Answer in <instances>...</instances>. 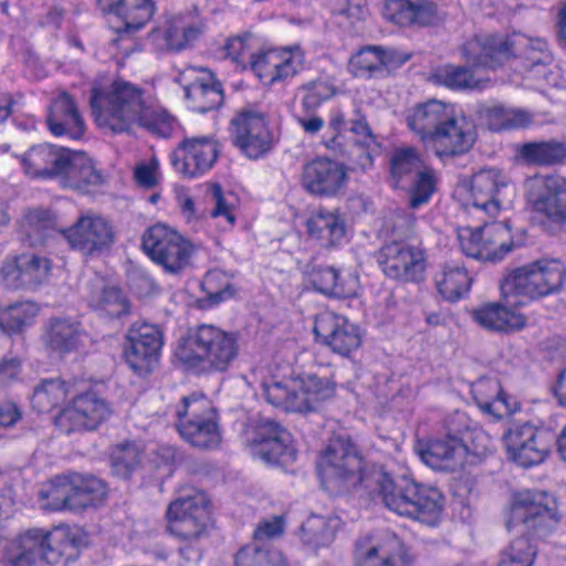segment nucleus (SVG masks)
Masks as SVG:
<instances>
[{"label": "nucleus", "mask_w": 566, "mask_h": 566, "mask_svg": "<svg viewBox=\"0 0 566 566\" xmlns=\"http://www.w3.org/2000/svg\"><path fill=\"white\" fill-rule=\"evenodd\" d=\"M235 566H286L283 554L274 548L249 544L234 556Z\"/></svg>", "instance_id": "obj_48"}, {"label": "nucleus", "mask_w": 566, "mask_h": 566, "mask_svg": "<svg viewBox=\"0 0 566 566\" xmlns=\"http://www.w3.org/2000/svg\"><path fill=\"white\" fill-rule=\"evenodd\" d=\"M346 179H303V187L318 197H333L345 187Z\"/></svg>", "instance_id": "obj_63"}, {"label": "nucleus", "mask_w": 566, "mask_h": 566, "mask_svg": "<svg viewBox=\"0 0 566 566\" xmlns=\"http://www.w3.org/2000/svg\"><path fill=\"white\" fill-rule=\"evenodd\" d=\"M112 415L109 403L95 391L73 397L71 405L56 417V426L65 433L95 430Z\"/></svg>", "instance_id": "obj_16"}, {"label": "nucleus", "mask_w": 566, "mask_h": 566, "mask_svg": "<svg viewBox=\"0 0 566 566\" xmlns=\"http://www.w3.org/2000/svg\"><path fill=\"white\" fill-rule=\"evenodd\" d=\"M19 545L35 562H45L49 564V541L46 531L42 528H31L21 534L15 539Z\"/></svg>", "instance_id": "obj_56"}, {"label": "nucleus", "mask_w": 566, "mask_h": 566, "mask_svg": "<svg viewBox=\"0 0 566 566\" xmlns=\"http://www.w3.org/2000/svg\"><path fill=\"white\" fill-rule=\"evenodd\" d=\"M263 395L266 401L274 407L291 412L315 411L310 397L301 390L297 378L290 382L273 381L263 385Z\"/></svg>", "instance_id": "obj_34"}, {"label": "nucleus", "mask_w": 566, "mask_h": 566, "mask_svg": "<svg viewBox=\"0 0 566 566\" xmlns=\"http://www.w3.org/2000/svg\"><path fill=\"white\" fill-rule=\"evenodd\" d=\"M46 123L50 132L56 136L80 139L85 133V122L73 97L61 92L49 106Z\"/></svg>", "instance_id": "obj_25"}, {"label": "nucleus", "mask_w": 566, "mask_h": 566, "mask_svg": "<svg viewBox=\"0 0 566 566\" xmlns=\"http://www.w3.org/2000/svg\"><path fill=\"white\" fill-rule=\"evenodd\" d=\"M248 441L252 447L253 455L265 463L284 464L294 458L290 432L271 418L255 420Z\"/></svg>", "instance_id": "obj_17"}, {"label": "nucleus", "mask_w": 566, "mask_h": 566, "mask_svg": "<svg viewBox=\"0 0 566 566\" xmlns=\"http://www.w3.org/2000/svg\"><path fill=\"white\" fill-rule=\"evenodd\" d=\"M156 11L153 0H119L114 15L119 24L113 27L118 34H134L149 22Z\"/></svg>", "instance_id": "obj_36"}, {"label": "nucleus", "mask_w": 566, "mask_h": 566, "mask_svg": "<svg viewBox=\"0 0 566 566\" xmlns=\"http://www.w3.org/2000/svg\"><path fill=\"white\" fill-rule=\"evenodd\" d=\"M301 270L313 287L321 294L337 298H347L356 294L357 279L352 275L344 277L333 266L321 265L310 261Z\"/></svg>", "instance_id": "obj_28"}, {"label": "nucleus", "mask_w": 566, "mask_h": 566, "mask_svg": "<svg viewBox=\"0 0 566 566\" xmlns=\"http://www.w3.org/2000/svg\"><path fill=\"white\" fill-rule=\"evenodd\" d=\"M356 566H411L407 552L397 546L389 552L378 546H368L367 541H357L355 548Z\"/></svg>", "instance_id": "obj_41"}, {"label": "nucleus", "mask_w": 566, "mask_h": 566, "mask_svg": "<svg viewBox=\"0 0 566 566\" xmlns=\"http://www.w3.org/2000/svg\"><path fill=\"white\" fill-rule=\"evenodd\" d=\"M136 124L156 136L167 138L175 128L176 119L166 109L147 103Z\"/></svg>", "instance_id": "obj_49"}, {"label": "nucleus", "mask_w": 566, "mask_h": 566, "mask_svg": "<svg viewBox=\"0 0 566 566\" xmlns=\"http://www.w3.org/2000/svg\"><path fill=\"white\" fill-rule=\"evenodd\" d=\"M54 228V214L48 209H30L23 217L22 229L31 245L44 244Z\"/></svg>", "instance_id": "obj_46"}, {"label": "nucleus", "mask_w": 566, "mask_h": 566, "mask_svg": "<svg viewBox=\"0 0 566 566\" xmlns=\"http://www.w3.org/2000/svg\"><path fill=\"white\" fill-rule=\"evenodd\" d=\"M416 218L405 212H395L385 220V229L392 237V240L406 242L415 232Z\"/></svg>", "instance_id": "obj_60"}, {"label": "nucleus", "mask_w": 566, "mask_h": 566, "mask_svg": "<svg viewBox=\"0 0 566 566\" xmlns=\"http://www.w3.org/2000/svg\"><path fill=\"white\" fill-rule=\"evenodd\" d=\"M142 247L153 261L163 265L166 272L177 274L190 262L193 245L177 231L155 224L142 238Z\"/></svg>", "instance_id": "obj_9"}, {"label": "nucleus", "mask_w": 566, "mask_h": 566, "mask_svg": "<svg viewBox=\"0 0 566 566\" xmlns=\"http://www.w3.org/2000/svg\"><path fill=\"white\" fill-rule=\"evenodd\" d=\"M25 174L34 177H102L93 159L84 151H73L51 144L32 146L21 159Z\"/></svg>", "instance_id": "obj_7"}, {"label": "nucleus", "mask_w": 566, "mask_h": 566, "mask_svg": "<svg viewBox=\"0 0 566 566\" xmlns=\"http://www.w3.org/2000/svg\"><path fill=\"white\" fill-rule=\"evenodd\" d=\"M384 274L392 280L418 282L426 269L423 250L407 242L391 240L376 254Z\"/></svg>", "instance_id": "obj_13"}, {"label": "nucleus", "mask_w": 566, "mask_h": 566, "mask_svg": "<svg viewBox=\"0 0 566 566\" xmlns=\"http://www.w3.org/2000/svg\"><path fill=\"white\" fill-rule=\"evenodd\" d=\"M375 45L361 49L352 60L350 67L355 76L377 77L382 76L379 55L374 52Z\"/></svg>", "instance_id": "obj_58"}, {"label": "nucleus", "mask_w": 566, "mask_h": 566, "mask_svg": "<svg viewBox=\"0 0 566 566\" xmlns=\"http://www.w3.org/2000/svg\"><path fill=\"white\" fill-rule=\"evenodd\" d=\"M230 136L233 145L250 159L262 157L273 146L265 115L252 108L242 109L231 119Z\"/></svg>", "instance_id": "obj_11"}, {"label": "nucleus", "mask_w": 566, "mask_h": 566, "mask_svg": "<svg viewBox=\"0 0 566 566\" xmlns=\"http://www.w3.org/2000/svg\"><path fill=\"white\" fill-rule=\"evenodd\" d=\"M90 105L98 126L123 133L136 124L147 102L144 91L138 86L115 81L107 91L93 87Z\"/></svg>", "instance_id": "obj_4"}, {"label": "nucleus", "mask_w": 566, "mask_h": 566, "mask_svg": "<svg viewBox=\"0 0 566 566\" xmlns=\"http://www.w3.org/2000/svg\"><path fill=\"white\" fill-rule=\"evenodd\" d=\"M94 306L112 318L122 317L129 313V302L123 291L115 286H107L93 300Z\"/></svg>", "instance_id": "obj_53"}, {"label": "nucleus", "mask_w": 566, "mask_h": 566, "mask_svg": "<svg viewBox=\"0 0 566 566\" xmlns=\"http://www.w3.org/2000/svg\"><path fill=\"white\" fill-rule=\"evenodd\" d=\"M524 190L533 211L552 224H566V179H525Z\"/></svg>", "instance_id": "obj_18"}, {"label": "nucleus", "mask_w": 566, "mask_h": 566, "mask_svg": "<svg viewBox=\"0 0 566 566\" xmlns=\"http://www.w3.org/2000/svg\"><path fill=\"white\" fill-rule=\"evenodd\" d=\"M143 454V448L134 441L115 446L109 455L113 474L125 480L130 479L140 469Z\"/></svg>", "instance_id": "obj_44"}, {"label": "nucleus", "mask_w": 566, "mask_h": 566, "mask_svg": "<svg viewBox=\"0 0 566 566\" xmlns=\"http://www.w3.org/2000/svg\"><path fill=\"white\" fill-rule=\"evenodd\" d=\"M565 276L566 268L560 261H536L510 272L501 282V294L503 298L511 295L545 296L558 291Z\"/></svg>", "instance_id": "obj_8"}, {"label": "nucleus", "mask_w": 566, "mask_h": 566, "mask_svg": "<svg viewBox=\"0 0 566 566\" xmlns=\"http://www.w3.org/2000/svg\"><path fill=\"white\" fill-rule=\"evenodd\" d=\"M63 235L71 248L84 255H94L108 249L114 241L108 222L101 217L83 216Z\"/></svg>", "instance_id": "obj_21"}, {"label": "nucleus", "mask_w": 566, "mask_h": 566, "mask_svg": "<svg viewBox=\"0 0 566 566\" xmlns=\"http://www.w3.org/2000/svg\"><path fill=\"white\" fill-rule=\"evenodd\" d=\"M202 24L182 25L180 21H167L154 28L148 40L158 51H181L202 32Z\"/></svg>", "instance_id": "obj_31"}, {"label": "nucleus", "mask_w": 566, "mask_h": 566, "mask_svg": "<svg viewBox=\"0 0 566 566\" xmlns=\"http://www.w3.org/2000/svg\"><path fill=\"white\" fill-rule=\"evenodd\" d=\"M461 186L471 192L474 206L483 209L488 205L500 208L503 202H511L514 195V188L505 180L497 182L496 179H462Z\"/></svg>", "instance_id": "obj_38"}, {"label": "nucleus", "mask_w": 566, "mask_h": 566, "mask_svg": "<svg viewBox=\"0 0 566 566\" xmlns=\"http://www.w3.org/2000/svg\"><path fill=\"white\" fill-rule=\"evenodd\" d=\"M462 52L474 65L491 70L501 67L512 56L521 54L533 64L545 63L549 59L544 41L530 40L523 35H475L462 45Z\"/></svg>", "instance_id": "obj_5"}, {"label": "nucleus", "mask_w": 566, "mask_h": 566, "mask_svg": "<svg viewBox=\"0 0 566 566\" xmlns=\"http://www.w3.org/2000/svg\"><path fill=\"white\" fill-rule=\"evenodd\" d=\"M480 114L489 129L495 133L526 128L533 123L531 112L504 105L484 106Z\"/></svg>", "instance_id": "obj_40"}, {"label": "nucleus", "mask_w": 566, "mask_h": 566, "mask_svg": "<svg viewBox=\"0 0 566 566\" xmlns=\"http://www.w3.org/2000/svg\"><path fill=\"white\" fill-rule=\"evenodd\" d=\"M73 386L64 380L44 379L35 387L32 396V406L39 412H50L61 406L69 396L74 395Z\"/></svg>", "instance_id": "obj_43"}, {"label": "nucleus", "mask_w": 566, "mask_h": 566, "mask_svg": "<svg viewBox=\"0 0 566 566\" xmlns=\"http://www.w3.org/2000/svg\"><path fill=\"white\" fill-rule=\"evenodd\" d=\"M317 473L323 489L331 495L350 492L365 482L374 481L384 504L398 515L428 526L437 525L441 518L444 496L437 488L406 475L391 478L380 469L368 473L360 452L348 436L329 439L319 455Z\"/></svg>", "instance_id": "obj_1"}, {"label": "nucleus", "mask_w": 566, "mask_h": 566, "mask_svg": "<svg viewBox=\"0 0 566 566\" xmlns=\"http://www.w3.org/2000/svg\"><path fill=\"white\" fill-rule=\"evenodd\" d=\"M313 332L321 344L343 357L349 356L361 344L359 328L346 317L332 312L316 316Z\"/></svg>", "instance_id": "obj_20"}, {"label": "nucleus", "mask_w": 566, "mask_h": 566, "mask_svg": "<svg viewBox=\"0 0 566 566\" xmlns=\"http://www.w3.org/2000/svg\"><path fill=\"white\" fill-rule=\"evenodd\" d=\"M556 434L531 422L513 424L504 434L509 458L523 468L542 463L549 454Z\"/></svg>", "instance_id": "obj_10"}, {"label": "nucleus", "mask_w": 566, "mask_h": 566, "mask_svg": "<svg viewBox=\"0 0 566 566\" xmlns=\"http://www.w3.org/2000/svg\"><path fill=\"white\" fill-rule=\"evenodd\" d=\"M240 352L239 334L212 324L189 328L176 350L178 359L188 368L203 373L226 371Z\"/></svg>", "instance_id": "obj_3"}, {"label": "nucleus", "mask_w": 566, "mask_h": 566, "mask_svg": "<svg viewBox=\"0 0 566 566\" xmlns=\"http://www.w3.org/2000/svg\"><path fill=\"white\" fill-rule=\"evenodd\" d=\"M251 57L252 71L264 84H270L279 54L275 51H269Z\"/></svg>", "instance_id": "obj_64"}, {"label": "nucleus", "mask_w": 566, "mask_h": 566, "mask_svg": "<svg viewBox=\"0 0 566 566\" xmlns=\"http://www.w3.org/2000/svg\"><path fill=\"white\" fill-rule=\"evenodd\" d=\"M163 344V333L158 326L134 323L124 343L127 365L139 376L149 375L158 365Z\"/></svg>", "instance_id": "obj_12"}, {"label": "nucleus", "mask_w": 566, "mask_h": 566, "mask_svg": "<svg viewBox=\"0 0 566 566\" xmlns=\"http://www.w3.org/2000/svg\"><path fill=\"white\" fill-rule=\"evenodd\" d=\"M0 275L3 284L9 289H28L19 256L6 260L1 266Z\"/></svg>", "instance_id": "obj_62"}, {"label": "nucleus", "mask_w": 566, "mask_h": 566, "mask_svg": "<svg viewBox=\"0 0 566 566\" xmlns=\"http://www.w3.org/2000/svg\"><path fill=\"white\" fill-rule=\"evenodd\" d=\"M209 503L203 493L179 497L167 510L168 530L184 541L198 539L210 520Z\"/></svg>", "instance_id": "obj_14"}, {"label": "nucleus", "mask_w": 566, "mask_h": 566, "mask_svg": "<svg viewBox=\"0 0 566 566\" xmlns=\"http://www.w3.org/2000/svg\"><path fill=\"white\" fill-rule=\"evenodd\" d=\"M184 91L190 107L202 114L217 109L224 99L222 84L208 70H201V76L185 85Z\"/></svg>", "instance_id": "obj_30"}, {"label": "nucleus", "mask_w": 566, "mask_h": 566, "mask_svg": "<svg viewBox=\"0 0 566 566\" xmlns=\"http://www.w3.org/2000/svg\"><path fill=\"white\" fill-rule=\"evenodd\" d=\"M450 108L442 102L432 99L417 105L407 117L408 126L421 139L430 140L450 115Z\"/></svg>", "instance_id": "obj_35"}, {"label": "nucleus", "mask_w": 566, "mask_h": 566, "mask_svg": "<svg viewBox=\"0 0 566 566\" xmlns=\"http://www.w3.org/2000/svg\"><path fill=\"white\" fill-rule=\"evenodd\" d=\"M476 139L474 122L464 115H450L432 137L436 155L444 165L468 153Z\"/></svg>", "instance_id": "obj_19"}, {"label": "nucleus", "mask_w": 566, "mask_h": 566, "mask_svg": "<svg viewBox=\"0 0 566 566\" xmlns=\"http://www.w3.org/2000/svg\"><path fill=\"white\" fill-rule=\"evenodd\" d=\"M557 503L553 495L539 490L514 494L505 527L515 538L505 547L497 566H533L538 541L548 536L559 523Z\"/></svg>", "instance_id": "obj_2"}, {"label": "nucleus", "mask_w": 566, "mask_h": 566, "mask_svg": "<svg viewBox=\"0 0 566 566\" xmlns=\"http://www.w3.org/2000/svg\"><path fill=\"white\" fill-rule=\"evenodd\" d=\"M509 228L503 222H494L480 228H465L459 233L462 252L478 261L497 262L512 250L506 243Z\"/></svg>", "instance_id": "obj_15"}, {"label": "nucleus", "mask_w": 566, "mask_h": 566, "mask_svg": "<svg viewBox=\"0 0 566 566\" xmlns=\"http://www.w3.org/2000/svg\"><path fill=\"white\" fill-rule=\"evenodd\" d=\"M417 452L428 467L454 472L463 467L468 447L459 436L447 433L428 442H419Z\"/></svg>", "instance_id": "obj_22"}, {"label": "nucleus", "mask_w": 566, "mask_h": 566, "mask_svg": "<svg viewBox=\"0 0 566 566\" xmlns=\"http://www.w3.org/2000/svg\"><path fill=\"white\" fill-rule=\"evenodd\" d=\"M373 166V157L367 144L355 142L349 146L345 163L338 164L319 157L304 166L303 177H346L347 172H366Z\"/></svg>", "instance_id": "obj_24"}, {"label": "nucleus", "mask_w": 566, "mask_h": 566, "mask_svg": "<svg viewBox=\"0 0 566 566\" xmlns=\"http://www.w3.org/2000/svg\"><path fill=\"white\" fill-rule=\"evenodd\" d=\"M384 17L400 27H430L439 21L437 4L428 0H388Z\"/></svg>", "instance_id": "obj_27"}, {"label": "nucleus", "mask_w": 566, "mask_h": 566, "mask_svg": "<svg viewBox=\"0 0 566 566\" xmlns=\"http://www.w3.org/2000/svg\"><path fill=\"white\" fill-rule=\"evenodd\" d=\"M434 191V179H411L407 190L409 207L418 209L422 205L428 203Z\"/></svg>", "instance_id": "obj_61"}, {"label": "nucleus", "mask_w": 566, "mask_h": 566, "mask_svg": "<svg viewBox=\"0 0 566 566\" xmlns=\"http://www.w3.org/2000/svg\"><path fill=\"white\" fill-rule=\"evenodd\" d=\"M219 273L212 272L205 276L201 284L207 293V297L199 301L201 307H210L217 305L234 294V289L231 283L227 282L222 287H216Z\"/></svg>", "instance_id": "obj_59"}, {"label": "nucleus", "mask_w": 566, "mask_h": 566, "mask_svg": "<svg viewBox=\"0 0 566 566\" xmlns=\"http://www.w3.org/2000/svg\"><path fill=\"white\" fill-rule=\"evenodd\" d=\"M502 302H490L473 310V319L483 328L497 333H513L526 326V317L511 308L507 298Z\"/></svg>", "instance_id": "obj_29"}, {"label": "nucleus", "mask_w": 566, "mask_h": 566, "mask_svg": "<svg viewBox=\"0 0 566 566\" xmlns=\"http://www.w3.org/2000/svg\"><path fill=\"white\" fill-rule=\"evenodd\" d=\"M517 156L528 166H557L566 159V143L557 139L527 142L520 146Z\"/></svg>", "instance_id": "obj_37"}, {"label": "nucleus", "mask_w": 566, "mask_h": 566, "mask_svg": "<svg viewBox=\"0 0 566 566\" xmlns=\"http://www.w3.org/2000/svg\"><path fill=\"white\" fill-rule=\"evenodd\" d=\"M304 95L301 101L302 112L306 115L315 113L325 101L335 94V88L327 81L315 80L301 86Z\"/></svg>", "instance_id": "obj_54"}, {"label": "nucleus", "mask_w": 566, "mask_h": 566, "mask_svg": "<svg viewBox=\"0 0 566 566\" xmlns=\"http://www.w3.org/2000/svg\"><path fill=\"white\" fill-rule=\"evenodd\" d=\"M217 147L208 138L185 139L171 154V164L177 172L189 175L206 174L217 159Z\"/></svg>", "instance_id": "obj_23"}, {"label": "nucleus", "mask_w": 566, "mask_h": 566, "mask_svg": "<svg viewBox=\"0 0 566 566\" xmlns=\"http://www.w3.org/2000/svg\"><path fill=\"white\" fill-rule=\"evenodd\" d=\"M81 336L80 322L64 317H52L45 325L42 339L48 348L60 355H65L78 348Z\"/></svg>", "instance_id": "obj_33"}, {"label": "nucleus", "mask_w": 566, "mask_h": 566, "mask_svg": "<svg viewBox=\"0 0 566 566\" xmlns=\"http://www.w3.org/2000/svg\"><path fill=\"white\" fill-rule=\"evenodd\" d=\"M471 282L467 270L459 264H444L436 276L439 293L450 302L458 301L468 293Z\"/></svg>", "instance_id": "obj_42"}, {"label": "nucleus", "mask_w": 566, "mask_h": 566, "mask_svg": "<svg viewBox=\"0 0 566 566\" xmlns=\"http://www.w3.org/2000/svg\"><path fill=\"white\" fill-rule=\"evenodd\" d=\"M308 238L319 247L333 249L342 244L347 233L345 217L337 210L317 209L305 221Z\"/></svg>", "instance_id": "obj_26"}, {"label": "nucleus", "mask_w": 566, "mask_h": 566, "mask_svg": "<svg viewBox=\"0 0 566 566\" xmlns=\"http://www.w3.org/2000/svg\"><path fill=\"white\" fill-rule=\"evenodd\" d=\"M19 260L28 289L40 285L49 276L51 261L48 258L34 253H23L19 255Z\"/></svg>", "instance_id": "obj_55"}, {"label": "nucleus", "mask_w": 566, "mask_h": 566, "mask_svg": "<svg viewBox=\"0 0 566 566\" xmlns=\"http://www.w3.org/2000/svg\"><path fill=\"white\" fill-rule=\"evenodd\" d=\"M49 541V564H57L61 557L67 553L69 549L77 545V541L67 526H57L46 531Z\"/></svg>", "instance_id": "obj_57"}, {"label": "nucleus", "mask_w": 566, "mask_h": 566, "mask_svg": "<svg viewBox=\"0 0 566 566\" xmlns=\"http://www.w3.org/2000/svg\"><path fill=\"white\" fill-rule=\"evenodd\" d=\"M335 538V521L321 515H311L301 526V539L316 551L329 546Z\"/></svg>", "instance_id": "obj_45"}, {"label": "nucleus", "mask_w": 566, "mask_h": 566, "mask_svg": "<svg viewBox=\"0 0 566 566\" xmlns=\"http://www.w3.org/2000/svg\"><path fill=\"white\" fill-rule=\"evenodd\" d=\"M392 177L413 174L415 177H434L433 170L421 160L412 147L396 149L390 158Z\"/></svg>", "instance_id": "obj_47"}, {"label": "nucleus", "mask_w": 566, "mask_h": 566, "mask_svg": "<svg viewBox=\"0 0 566 566\" xmlns=\"http://www.w3.org/2000/svg\"><path fill=\"white\" fill-rule=\"evenodd\" d=\"M297 385L310 397L315 410L319 402L332 398L335 394V385L328 377H319L312 373L298 376Z\"/></svg>", "instance_id": "obj_52"}, {"label": "nucleus", "mask_w": 566, "mask_h": 566, "mask_svg": "<svg viewBox=\"0 0 566 566\" xmlns=\"http://www.w3.org/2000/svg\"><path fill=\"white\" fill-rule=\"evenodd\" d=\"M463 54V52L461 51ZM467 61L468 65L446 64L432 74V80L438 85H443L452 91H473L483 90L490 83L489 78H480L475 75V70L486 69V66L474 65L471 61ZM488 70H491L488 67Z\"/></svg>", "instance_id": "obj_32"}, {"label": "nucleus", "mask_w": 566, "mask_h": 566, "mask_svg": "<svg viewBox=\"0 0 566 566\" xmlns=\"http://www.w3.org/2000/svg\"><path fill=\"white\" fill-rule=\"evenodd\" d=\"M176 429L186 442L200 450H212L221 443V431L216 418L181 420L176 423Z\"/></svg>", "instance_id": "obj_39"}, {"label": "nucleus", "mask_w": 566, "mask_h": 566, "mask_svg": "<svg viewBox=\"0 0 566 566\" xmlns=\"http://www.w3.org/2000/svg\"><path fill=\"white\" fill-rule=\"evenodd\" d=\"M176 413L178 417L177 422H181V420L198 421L216 418V410L203 394H191L184 397Z\"/></svg>", "instance_id": "obj_51"}, {"label": "nucleus", "mask_w": 566, "mask_h": 566, "mask_svg": "<svg viewBox=\"0 0 566 566\" xmlns=\"http://www.w3.org/2000/svg\"><path fill=\"white\" fill-rule=\"evenodd\" d=\"M35 315L31 304L15 303L0 311V329L7 335H17L30 325Z\"/></svg>", "instance_id": "obj_50"}, {"label": "nucleus", "mask_w": 566, "mask_h": 566, "mask_svg": "<svg viewBox=\"0 0 566 566\" xmlns=\"http://www.w3.org/2000/svg\"><path fill=\"white\" fill-rule=\"evenodd\" d=\"M106 494L107 485L102 479L70 472L52 479L50 489L41 492V499L45 510L78 512L98 506Z\"/></svg>", "instance_id": "obj_6"}]
</instances>
